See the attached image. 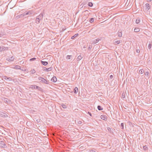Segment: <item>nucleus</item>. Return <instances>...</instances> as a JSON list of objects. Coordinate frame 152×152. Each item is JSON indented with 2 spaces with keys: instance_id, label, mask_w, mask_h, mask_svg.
Returning a JSON list of instances; mask_svg holds the SVG:
<instances>
[{
  "instance_id": "obj_1",
  "label": "nucleus",
  "mask_w": 152,
  "mask_h": 152,
  "mask_svg": "<svg viewBox=\"0 0 152 152\" xmlns=\"http://www.w3.org/2000/svg\"><path fill=\"white\" fill-rule=\"evenodd\" d=\"M150 8V6L148 3L146 4L143 7V10L145 12H147Z\"/></svg>"
},
{
  "instance_id": "obj_2",
  "label": "nucleus",
  "mask_w": 152,
  "mask_h": 152,
  "mask_svg": "<svg viewBox=\"0 0 152 152\" xmlns=\"http://www.w3.org/2000/svg\"><path fill=\"white\" fill-rule=\"evenodd\" d=\"M14 59V56H12L10 57H8L7 58L6 60L9 61H13Z\"/></svg>"
},
{
  "instance_id": "obj_3",
  "label": "nucleus",
  "mask_w": 152,
  "mask_h": 152,
  "mask_svg": "<svg viewBox=\"0 0 152 152\" xmlns=\"http://www.w3.org/2000/svg\"><path fill=\"white\" fill-rule=\"evenodd\" d=\"M8 49V48L7 47H5L4 46L0 47V52L2 51L3 50H7Z\"/></svg>"
},
{
  "instance_id": "obj_4",
  "label": "nucleus",
  "mask_w": 152,
  "mask_h": 152,
  "mask_svg": "<svg viewBox=\"0 0 152 152\" xmlns=\"http://www.w3.org/2000/svg\"><path fill=\"white\" fill-rule=\"evenodd\" d=\"M0 115L3 117L6 118L7 117V115L6 113L3 112H0Z\"/></svg>"
},
{
  "instance_id": "obj_5",
  "label": "nucleus",
  "mask_w": 152,
  "mask_h": 152,
  "mask_svg": "<svg viewBox=\"0 0 152 152\" xmlns=\"http://www.w3.org/2000/svg\"><path fill=\"white\" fill-rule=\"evenodd\" d=\"M31 88L34 89L36 88L38 90H39L40 88V87L35 85H31Z\"/></svg>"
},
{
  "instance_id": "obj_6",
  "label": "nucleus",
  "mask_w": 152,
  "mask_h": 152,
  "mask_svg": "<svg viewBox=\"0 0 152 152\" xmlns=\"http://www.w3.org/2000/svg\"><path fill=\"white\" fill-rule=\"evenodd\" d=\"M4 79L6 80H8L9 81L12 80V79L11 77H8L6 76H3L2 77V80H3Z\"/></svg>"
},
{
  "instance_id": "obj_7",
  "label": "nucleus",
  "mask_w": 152,
  "mask_h": 152,
  "mask_svg": "<svg viewBox=\"0 0 152 152\" xmlns=\"http://www.w3.org/2000/svg\"><path fill=\"white\" fill-rule=\"evenodd\" d=\"M40 82L46 84H48V82L43 78H42L41 81H40Z\"/></svg>"
},
{
  "instance_id": "obj_8",
  "label": "nucleus",
  "mask_w": 152,
  "mask_h": 152,
  "mask_svg": "<svg viewBox=\"0 0 152 152\" xmlns=\"http://www.w3.org/2000/svg\"><path fill=\"white\" fill-rule=\"evenodd\" d=\"M32 13V12L31 11H29L28 12H27L26 13H23V15H24V16L25 15H31Z\"/></svg>"
},
{
  "instance_id": "obj_9",
  "label": "nucleus",
  "mask_w": 152,
  "mask_h": 152,
  "mask_svg": "<svg viewBox=\"0 0 152 152\" xmlns=\"http://www.w3.org/2000/svg\"><path fill=\"white\" fill-rule=\"evenodd\" d=\"M100 40V39H99V38H98L97 39H95L93 41H92V43L93 44H96V43H97Z\"/></svg>"
},
{
  "instance_id": "obj_10",
  "label": "nucleus",
  "mask_w": 152,
  "mask_h": 152,
  "mask_svg": "<svg viewBox=\"0 0 152 152\" xmlns=\"http://www.w3.org/2000/svg\"><path fill=\"white\" fill-rule=\"evenodd\" d=\"M51 81L53 83H55L57 81L56 77L54 76L51 79Z\"/></svg>"
},
{
  "instance_id": "obj_11",
  "label": "nucleus",
  "mask_w": 152,
  "mask_h": 152,
  "mask_svg": "<svg viewBox=\"0 0 152 152\" xmlns=\"http://www.w3.org/2000/svg\"><path fill=\"white\" fill-rule=\"evenodd\" d=\"M100 118L103 120H106L107 118V117L106 115H102L100 116Z\"/></svg>"
},
{
  "instance_id": "obj_12",
  "label": "nucleus",
  "mask_w": 152,
  "mask_h": 152,
  "mask_svg": "<svg viewBox=\"0 0 152 152\" xmlns=\"http://www.w3.org/2000/svg\"><path fill=\"white\" fill-rule=\"evenodd\" d=\"M13 69H20L22 70H23V69H21L20 68V66H19V65H16L14 67L12 68Z\"/></svg>"
},
{
  "instance_id": "obj_13",
  "label": "nucleus",
  "mask_w": 152,
  "mask_h": 152,
  "mask_svg": "<svg viewBox=\"0 0 152 152\" xmlns=\"http://www.w3.org/2000/svg\"><path fill=\"white\" fill-rule=\"evenodd\" d=\"M43 17V15L42 14H40L37 17V18L39 19L42 20Z\"/></svg>"
},
{
  "instance_id": "obj_14",
  "label": "nucleus",
  "mask_w": 152,
  "mask_h": 152,
  "mask_svg": "<svg viewBox=\"0 0 152 152\" xmlns=\"http://www.w3.org/2000/svg\"><path fill=\"white\" fill-rule=\"evenodd\" d=\"M24 16V15H23V14L20 15H18L16 16L15 17V18H16V19H18L19 18H23Z\"/></svg>"
},
{
  "instance_id": "obj_15",
  "label": "nucleus",
  "mask_w": 152,
  "mask_h": 152,
  "mask_svg": "<svg viewBox=\"0 0 152 152\" xmlns=\"http://www.w3.org/2000/svg\"><path fill=\"white\" fill-rule=\"evenodd\" d=\"M45 69L43 70L45 71H51L52 69V68L51 67H50L48 68H45Z\"/></svg>"
},
{
  "instance_id": "obj_16",
  "label": "nucleus",
  "mask_w": 152,
  "mask_h": 152,
  "mask_svg": "<svg viewBox=\"0 0 152 152\" xmlns=\"http://www.w3.org/2000/svg\"><path fill=\"white\" fill-rule=\"evenodd\" d=\"M0 144H1V146L2 147H5L6 146V144L3 141H1L0 142Z\"/></svg>"
},
{
  "instance_id": "obj_17",
  "label": "nucleus",
  "mask_w": 152,
  "mask_h": 152,
  "mask_svg": "<svg viewBox=\"0 0 152 152\" xmlns=\"http://www.w3.org/2000/svg\"><path fill=\"white\" fill-rule=\"evenodd\" d=\"M42 64L46 66L48 64V62L47 61H41Z\"/></svg>"
},
{
  "instance_id": "obj_18",
  "label": "nucleus",
  "mask_w": 152,
  "mask_h": 152,
  "mask_svg": "<svg viewBox=\"0 0 152 152\" xmlns=\"http://www.w3.org/2000/svg\"><path fill=\"white\" fill-rule=\"evenodd\" d=\"M78 91V89L77 87H75L74 89V93L76 94Z\"/></svg>"
},
{
  "instance_id": "obj_19",
  "label": "nucleus",
  "mask_w": 152,
  "mask_h": 152,
  "mask_svg": "<svg viewBox=\"0 0 152 152\" xmlns=\"http://www.w3.org/2000/svg\"><path fill=\"white\" fill-rule=\"evenodd\" d=\"M118 36L119 37H121L122 36V33L121 31H119L118 33Z\"/></svg>"
},
{
  "instance_id": "obj_20",
  "label": "nucleus",
  "mask_w": 152,
  "mask_h": 152,
  "mask_svg": "<svg viewBox=\"0 0 152 152\" xmlns=\"http://www.w3.org/2000/svg\"><path fill=\"white\" fill-rule=\"evenodd\" d=\"M36 71L34 69H31L30 71L31 74H33L36 72Z\"/></svg>"
},
{
  "instance_id": "obj_21",
  "label": "nucleus",
  "mask_w": 152,
  "mask_h": 152,
  "mask_svg": "<svg viewBox=\"0 0 152 152\" xmlns=\"http://www.w3.org/2000/svg\"><path fill=\"white\" fill-rule=\"evenodd\" d=\"M83 58V57L81 56H79L77 58V61H79L81 60Z\"/></svg>"
},
{
  "instance_id": "obj_22",
  "label": "nucleus",
  "mask_w": 152,
  "mask_h": 152,
  "mask_svg": "<svg viewBox=\"0 0 152 152\" xmlns=\"http://www.w3.org/2000/svg\"><path fill=\"white\" fill-rule=\"evenodd\" d=\"M40 20H41L39 19V18H36V23L37 24L39 23V21H40Z\"/></svg>"
},
{
  "instance_id": "obj_23",
  "label": "nucleus",
  "mask_w": 152,
  "mask_h": 152,
  "mask_svg": "<svg viewBox=\"0 0 152 152\" xmlns=\"http://www.w3.org/2000/svg\"><path fill=\"white\" fill-rule=\"evenodd\" d=\"M140 31V29L138 28H135L134 29V31L135 32H138Z\"/></svg>"
},
{
  "instance_id": "obj_24",
  "label": "nucleus",
  "mask_w": 152,
  "mask_h": 152,
  "mask_svg": "<svg viewBox=\"0 0 152 152\" xmlns=\"http://www.w3.org/2000/svg\"><path fill=\"white\" fill-rule=\"evenodd\" d=\"M78 34H75L73 36H72L71 37V39H74V38H75V37H77V36H78Z\"/></svg>"
},
{
  "instance_id": "obj_25",
  "label": "nucleus",
  "mask_w": 152,
  "mask_h": 152,
  "mask_svg": "<svg viewBox=\"0 0 152 152\" xmlns=\"http://www.w3.org/2000/svg\"><path fill=\"white\" fill-rule=\"evenodd\" d=\"M140 18H137L136 20V23L137 24H138L140 22Z\"/></svg>"
},
{
  "instance_id": "obj_26",
  "label": "nucleus",
  "mask_w": 152,
  "mask_h": 152,
  "mask_svg": "<svg viewBox=\"0 0 152 152\" xmlns=\"http://www.w3.org/2000/svg\"><path fill=\"white\" fill-rule=\"evenodd\" d=\"M97 108L98 109V110H103V108H102L101 106L100 105H98L97 106Z\"/></svg>"
},
{
  "instance_id": "obj_27",
  "label": "nucleus",
  "mask_w": 152,
  "mask_h": 152,
  "mask_svg": "<svg viewBox=\"0 0 152 152\" xmlns=\"http://www.w3.org/2000/svg\"><path fill=\"white\" fill-rule=\"evenodd\" d=\"M120 43V40H117V41H115L114 42V44H116V45L119 44Z\"/></svg>"
},
{
  "instance_id": "obj_28",
  "label": "nucleus",
  "mask_w": 152,
  "mask_h": 152,
  "mask_svg": "<svg viewBox=\"0 0 152 152\" xmlns=\"http://www.w3.org/2000/svg\"><path fill=\"white\" fill-rule=\"evenodd\" d=\"M3 101L5 102V103H7L8 101H9V100L7 98H4L3 99Z\"/></svg>"
},
{
  "instance_id": "obj_29",
  "label": "nucleus",
  "mask_w": 152,
  "mask_h": 152,
  "mask_svg": "<svg viewBox=\"0 0 152 152\" xmlns=\"http://www.w3.org/2000/svg\"><path fill=\"white\" fill-rule=\"evenodd\" d=\"M88 5L89 7H92L93 5V4L92 2H89L88 3Z\"/></svg>"
},
{
  "instance_id": "obj_30",
  "label": "nucleus",
  "mask_w": 152,
  "mask_h": 152,
  "mask_svg": "<svg viewBox=\"0 0 152 152\" xmlns=\"http://www.w3.org/2000/svg\"><path fill=\"white\" fill-rule=\"evenodd\" d=\"M143 148L145 150H147L148 149V147L147 145L144 146L143 147Z\"/></svg>"
},
{
  "instance_id": "obj_31",
  "label": "nucleus",
  "mask_w": 152,
  "mask_h": 152,
  "mask_svg": "<svg viewBox=\"0 0 152 152\" xmlns=\"http://www.w3.org/2000/svg\"><path fill=\"white\" fill-rule=\"evenodd\" d=\"M145 75L147 77H148L149 76V73L148 72H146L145 73Z\"/></svg>"
},
{
  "instance_id": "obj_32",
  "label": "nucleus",
  "mask_w": 152,
  "mask_h": 152,
  "mask_svg": "<svg viewBox=\"0 0 152 152\" xmlns=\"http://www.w3.org/2000/svg\"><path fill=\"white\" fill-rule=\"evenodd\" d=\"M94 18H91L89 20L90 22L91 23H92L94 22Z\"/></svg>"
},
{
  "instance_id": "obj_33",
  "label": "nucleus",
  "mask_w": 152,
  "mask_h": 152,
  "mask_svg": "<svg viewBox=\"0 0 152 152\" xmlns=\"http://www.w3.org/2000/svg\"><path fill=\"white\" fill-rule=\"evenodd\" d=\"M144 72V70L143 69H141L139 71V73L141 74H142Z\"/></svg>"
},
{
  "instance_id": "obj_34",
  "label": "nucleus",
  "mask_w": 152,
  "mask_h": 152,
  "mask_svg": "<svg viewBox=\"0 0 152 152\" xmlns=\"http://www.w3.org/2000/svg\"><path fill=\"white\" fill-rule=\"evenodd\" d=\"M140 50L139 48H136V51L137 53H139L140 52Z\"/></svg>"
},
{
  "instance_id": "obj_35",
  "label": "nucleus",
  "mask_w": 152,
  "mask_h": 152,
  "mask_svg": "<svg viewBox=\"0 0 152 152\" xmlns=\"http://www.w3.org/2000/svg\"><path fill=\"white\" fill-rule=\"evenodd\" d=\"M36 59V58H31L30 59V61H34Z\"/></svg>"
},
{
  "instance_id": "obj_36",
  "label": "nucleus",
  "mask_w": 152,
  "mask_h": 152,
  "mask_svg": "<svg viewBox=\"0 0 152 152\" xmlns=\"http://www.w3.org/2000/svg\"><path fill=\"white\" fill-rule=\"evenodd\" d=\"M121 129H123L124 128V124L123 123H122L121 124Z\"/></svg>"
},
{
  "instance_id": "obj_37",
  "label": "nucleus",
  "mask_w": 152,
  "mask_h": 152,
  "mask_svg": "<svg viewBox=\"0 0 152 152\" xmlns=\"http://www.w3.org/2000/svg\"><path fill=\"white\" fill-rule=\"evenodd\" d=\"M71 56H69V55H68L66 57V58L68 59H70L71 58Z\"/></svg>"
},
{
  "instance_id": "obj_38",
  "label": "nucleus",
  "mask_w": 152,
  "mask_h": 152,
  "mask_svg": "<svg viewBox=\"0 0 152 152\" xmlns=\"http://www.w3.org/2000/svg\"><path fill=\"white\" fill-rule=\"evenodd\" d=\"M151 46H152V45L151 44H149L148 46V48L149 49H150L151 48Z\"/></svg>"
},
{
  "instance_id": "obj_39",
  "label": "nucleus",
  "mask_w": 152,
  "mask_h": 152,
  "mask_svg": "<svg viewBox=\"0 0 152 152\" xmlns=\"http://www.w3.org/2000/svg\"><path fill=\"white\" fill-rule=\"evenodd\" d=\"M62 106L64 108H66V106L65 105H62Z\"/></svg>"
},
{
  "instance_id": "obj_40",
  "label": "nucleus",
  "mask_w": 152,
  "mask_h": 152,
  "mask_svg": "<svg viewBox=\"0 0 152 152\" xmlns=\"http://www.w3.org/2000/svg\"><path fill=\"white\" fill-rule=\"evenodd\" d=\"M77 123L78 124L80 125L82 124V122L80 121H77Z\"/></svg>"
},
{
  "instance_id": "obj_41",
  "label": "nucleus",
  "mask_w": 152,
  "mask_h": 152,
  "mask_svg": "<svg viewBox=\"0 0 152 152\" xmlns=\"http://www.w3.org/2000/svg\"><path fill=\"white\" fill-rule=\"evenodd\" d=\"M92 48V46L91 45H89V46L88 47V49L89 50L90 49H91Z\"/></svg>"
},
{
  "instance_id": "obj_42",
  "label": "nucleus",
  "mask_w": 152,
  "mask_h": 152,
  "mask_svg": "<svg viewBox=\"0 0 152 152\" xmlns=\"http://www.w3.org/2000/svg\"><path fill=\"white\" fill-rule=\"evenodd\" d=\"M42 78L43 77H38V79L39 80L41 81V80H42Z\"/></svg>"
},
{
  "instance_id": "obj_43",
  "label": "nucleus",
  "mask_w": 152,
  "mask_h": 152,
  "mask_svg": "<svg viewBox=\"0 0 152 152\" xmlns=\"http://www.w3.org/2000/svg\"><path fill=\"white\" fill-rule=\"evenodd\" d=\"M90 152H96V151L94 150H90Z\"/></svg>"
},
{
  "instance_id": "obj_44",
  "label": "nucleus",
  "mask_w": 152,
  "mask_h": 152,
  "mask_svg": "<svg viewBox=\"0 0 152 152\" xmlns=\"http://www.w3.org/2000/svg\"><path fill=\"white\" fill-rule=\"evenodd\" d=\"M113 75H111L110 76V79H112L113 78Z\"/></svg>"
},
{
  "instance_id": "obj_45",
  "label": "nucleus",
  "mask_w": 152,
  "mask_h": 152,
  "mask_svg": "<svg viewBox=\"0 0 152 152\" xmlns=\"http://www.w3.org/2000/svg\"><path fill=\"white\" fill-rule=\"evenodd\" d=\"M123 94L122 95V98H124L125 97V96H124L123 95Z\"/></svg>"
},
{
  "instance_id": "obj_46",
  "label": "nucleus",
  "mask_w": 152,
  "mask_h": 152,
  "mask_svg": "<svg viewBox=\"0 0 152 152\" xmlns=\"http://www.w3.org/2000/svg\"><path fill=\"white\" fill-rule=\"evenodd\" d=\"M88 113L89 114V115L91 116L92 115H91V113L89 112H88Z\"/></svg>"
},
{
  "instance_id": "obj_47",
  "label": "nucleus",
  "mask_w": 152,
  "mask_h": 152,
  "mask_svg": "<svg viewBox=\"0 0 152 152\" xmlns=\"http://www.w3.org/2000/svg\"><path fill=\"white\" fill-rule=\"evenodd\" d=\"M3 34H2L0 33V37L2 36Z\"/></svg>"
},
{
  "instance_id": "obj_48",
  "label": "nucleus",
  "mask_w": 152,
  "mask_h": 152,
  "mask_svg": "<svg viewBox=\"0 0 152 152\" xmlns=\"http://www.w3.org/2000/svg\"><path fill=\"white\" fill-rule=\"evenodd\" d=\"M147 2H151V0H147Z\"/></svg>"
},
{
  "instance_id": "obj_49",
  "label": "nucleus",
  "mask_w": 152,
  "mask_h": 152,
  "mask_svg": "<svg viewBox=\"0 0 152 152\" xmlns=\"http://www.w3.org/2000/svg\"><path fill=\"white\" fill-rule=\"evenodd\" d=\"M86 48V46H83V48Z\"/></svg>"
}]
</instances>
